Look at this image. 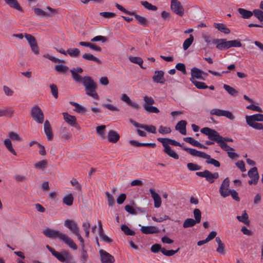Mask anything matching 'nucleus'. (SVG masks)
Listing matches in <instances>:
<instances>
[{"label":"nucleus","instance_id":"cd10ccee","mask_svg":"<svg viewBox=\"0 0 263 263\" xmlns=\"http://www.w3.org/2000/svg\"><path fill=\"white\" fill-rule=\"evenodd\" d=\"M246 122H263V114H258L246 117Z\"/></svg>","mask_w":263,"mask_h":263},{"label":"nucleus","instance_id":"1a4fd4ad","mask_svg":"<svg viewBox=\"0 0 263 263\" xmlns=\"http://www.w3.org/2000/svg\"><path fill=\"white\" fill-rule=\"evenodd\" d=\"M171 8L175 13L179 16H181L184 14V8L178 0H171Z\"/></svg>","mask_w":263,"mask_h":263},{"label":"nucleus","instance_id":"ddd939ff","mask_svg":"<svg viewBox=\"0 0 263 263\" xmlns=\"http://www.w3.org/2000/svg\"><path fill=\"white\" fill-rule=\"evenodd\" d=\"M71 73L72 78L77 83H82L83 77H82L79 74L82 73L83 71V69L81 67L77 68H72L70 70Z\"/></svg>","mask_w":263,"mask_h":263},{"label":"nucleus","instance_id":"f3484780","mask_svg":"<svg viewBox=\"0 0 263 263\" xmlns=\"http://www.w3.org/2000/svg\"><path fill=\"white\" fill-rule=\"evenodd\" d=\"M183 149L186 152H187L189 154L193 156L198 157L202 158H209L208 154H206L204 152L199 151L195 149L187 148L185 147H183Z\"/></svg>","mask_w":263,"mask_h":263},{"label":"nucleus","instance_id":"6e6d98bb","mask_svg":"<svg viewBox=\"0 0 263 263\" xmlns=\"http://www.w3.org/2000/svg\"><path fill=\"white\" fill-rule=\"evenodd\" d=\"M14 110L11 109H0V117H12Z\"/></svg>","mask_w":263,"mask_h":263},{"label":"nucleus","instance_id":"9b49d317","mask_svg":"<svg viewBox=\"0 0 263 263\" xmlns=\"http://www.w3.org/2000/svg\"><path fill=\"white\" fill-rule=\"evenodd\" d=\"M99 254L102 263H114L115 261L114 257L106 251L100 250Z\"/></svg>","mask_w":263,"mask_h":263},{"label":"nucleus","instance_id":"7ed1b4c3","mask_svg":"<svg viewBox=\"0 0 263 263\" xmlns=\"http://www.w3.org/2000/svg\"><path fill=\"white\" fill-rule=\"evenodd\" d=\"M82 83L85 88L86 95L95 99L98 100L99 99V95L96 91L97 84L92 78L89 76L84 77Z\"/></svg>","mask_w":263,"mask_h":263},{"label":"nucleus","instance_id":"a18cd8bd","mask_svg":"<svg viewBox=\"0 0 263 263\" xmlns=\"http://www.w3.org/2000/svg\"><path fill=\"white\" fill-rule=\"evenodd\" d=\"M247 124L257 130H263V124L262 123H257L256 122H246Z\"/></svg>","mask_w":263,"mask_h":263},{"label":"nucleus","instance_id":"ea45409f","mask_svg":"<svg viewBox=\"0 0 263 263\" xmlns=\"http://www.w3.org/2000/svg\"><path fill=\"white\" fill-rule=\"evenodd\" d=\"M196 223H198L194 219L192 218H187L186 219L183 224V227L184 228H187L190 227H194L196 225Z\"/></svg>","mask_w":263,"mask_h":263},{"label":"nucleus","instance_id":"338daca9","mask_svg":"<svg viewBox=\"0 0 263 263\" xmlns=\"http://www.w3.org/2000/svg\"><path fill=\"white\" fill-rule=\"evenodd\" d=\"M183 140L187 142L192 144L194 146L197 147L199 144V142L197 140H195L192 137H185L183 138Z\"/></svg>","mask_w":263,"mask_h":263},{"label":"nucleus","instance_id":"5701e85b","mask_svg":"<svg viewBox=\"0 0 263 263\" xmlns=\"http://www.w3.org/2000/svg\"><path fill=\"white\" fill-rule=\"evenodd\" d=\"M151 196L154 201V206L156 208H159L161 205V199L159 195L156 193L154 189H150L149 190Z\"/></svg>","mask_w":263,"mask_h":263},{"label":"nucleus","instance_id":"a878e982","mask_svg":"<svg viewBox=\"0 0 263 263\" xmlns=\"http://www.w3.org/2000/svg\"><path fill=\"white\" fill-rule=\"evenodd\" d=\"M121 99L122 101L127 103L130 107L136 109V110L139 109V105L136 103L133 102L129 97L126 94H122L121 96Z\"/></svg>","mask_w":263,"mask_h":263},{"label":"nucleus","instance_id":"423d86ee","mask_svg":"<svg viewBox=\"0 0 263 263\" xmlns=\"http://www.w3.org/2000/svg\"><path fill=\"white\" fill-rule=\"evenodd\" d=\"M31 116L37 123L42 124L44 122V116L41 109L38 106H34L31 109Z\"/></svg>","mask_w":263,"mask_h":263},{"label":"nucleus","instance_id":"e2e57ef3","mask_svg":"<svg viewBox=\"0 0 263 263\" xmlns=\"http://www.w3.org/2000/svg\"><path fill=\"white\" fill-rule=\"evenodd\" d=\"M229 48L231 47H240L241 46V43L238 40L228 41Z\"/></svg>","mask_w":263,"mask_h":263},{"label":"nucleus","instance_id":"aec40b11","mask_svg":"<svg viewBox=\"0 0 263 263\" xmlns=\"http://www.w3.org/2000/svg\"><path fill=\"white\" fill-rule=\"evenodd\" d=\"M164 72L162 70H156L153 76V80L157 83L164 84L165 79L164 78Z\"/></svg>","mask_w":263,"mask_h":263},{"label":"nucleus","instance_id":"603ef678","mask_svg":"<svg viewBox=\"0 0 263 263\" xmlns=\"http://www.w3.org/2000/svg\"><path fill=\"white\" fill-rule=\"evenodd\" d=\"M66 52L71 57H77L79 55L80 51L78 48H69Z\"/></svg>","mask_w":263,"mask_h":263},{"label":"nucleus","instance_id":"8fccbe9b","mask_svg":"<svg viewBox=\"0 0 263 263\" xmlns=\"http://www.w3.org/2000/svg\"><path fill=\"white\" fill-rule=\"evenodd\" d=\"M223 88L231 96H236L238 94V91L235 89L228 85L224 84Z\"/></svg>","mask_w":263,"mask_h":263},{"label":"nucleus","instance_id":"2eb2a0df","mask_svg":"<svg viewBox=\"0 0 263 263\" xmlns=\"http://www.w3.org/2000/svg\"><path fill=\"white\" fill-rule=\"evenodd\" d=\"M230 185V180L228 178L224 179L219 189V192L221 196L223 197L229 196V190L228 188Z\"/></svg>","mask_w":263,"mask_h":263},{"label":"nucleus","instance_id":"37998d69","mask_svg":"<svg viewBox=\"0 0 263 263\" xmlns=\"http://www.w3.org/2000/svg\"><path fill=\"white\" fill-rule=\"evenodd\" d=\"M4 145L7 147L8 150L10 153H11L13 155H16V153L15 150L13 149V148L12 147L11 141L10 139H5L4 140Z\"/></svg>","mask_w":263,"mask_h":263},{"label":"nucleus","instance_id":"0e129e2a","mask_svg":"<svg viewBox=\"0 0 263 263\" xmlns=\"http://www.w3.org/2000/svg\"><path fill=\"white\" fill-rule=\"evenodd\" d=\"M158 131L160 134L164 135L171 133L172 130L170 127L161 125L159 126Z\"/></svg>","mask_w":263,"mask_h":263},{"label":"nucleus","instance_id":"c03bdc74","mask_svg":"<svg viewBox=\"0 0 263 263\" xmlns=\"http://www.w3.org/2000/svg\"><path fill=\"white\" fill-rule=\"evenodd\" d=\"M190 81L198 89H206L208 88V86L204 82L197 81L193 79H190Z\"/></svg>","mask_w":263,"mask_h":263},{"label":"nucleus","instance_id":"49530a36","mask_svg":"<svg viewBox=\"0 0 263 263\" xmlns=\"http://www.w3.org/2000/svg\"><path fill=\"white\" fill-rule=\"evenodd\" d=\"M121 229L126 235L133 236L135 234V232L130 230L126 224H122L121 226Z\"/></svg>","mask_w":263,"mask_h":263},{"label":"nucleus","instance_id":"4be33fe9","mask_svg":"<svg viewBox=\"0 0 263 263\" xmlns=\"http://www.w3.org/2000/svg\"><path fill=\"white\" fill-rule=\"evenodd\" d=\"M63 118L66 122L71 126L77 127L78 124L77 123V119L75 116H71L67 112L63 113Z\"/></svg>","mask_w":263,"mask_h":263},{"label":"nucleus","instance_id":"f8f14e48","mask_svg":"<svg viewBox=\"0 0 263 263\" xmlns=\"http://www.w3.org/2000/svg\"><path fill=\"white\" fill-rule=\"evenodd\" d=\"M64 226L70 230L73 234L76 235L80 232L79 227L76 221L70 219H66L64 221Z\"/></svg>","mask_w":263,"mask_h":263},{"label":"nucleus","instance_id":"2f4dec72","mask_svg":"<svg viewBox=\"0 0 263 263\" xmlns=\"http://www.w3.org/2000/svg\"><path fill=\"white\" fill-rule=\"evenodd\" d=\"M214 26L219 31L225 34H229L230 33V30L223 23H215L214 24Z\"/></svg>","mask_w":263,"mask_h":263},{"label":"nucleus","instance_id":"20e7f679","mask_svg":"<svg viewBox=\"0 0 263 263\" xmlns=\"http://www.w3.org/2000/svg\"><path fill=\"white\" fill-rule=\"evenodd\" d=\"M143 99L144 101L143 107L146 111L155 114H158L160 112L157 107L153 106L155 103V100L152 97L144 96Z\"/></svg>","mask_w":263,"mask_h":263},{"label":"nucleus","instance_id":"6e6552de","mask_svg":"<svg viewBox=\"0 0 263 263\" xmlns=\"http://www.w3.org/2000/svg\"><path fill=\"white\" fill-rule=\"evenodd\" d=\"M211 115H215L218 117H226L230 120H233L235 117L232 113L228 110H221L218 108H213L210 110Z\"/></svg>","mask_w":263,"mask_h":263},{"label":"nucleus","instance_id":"de8ad7c7","mask_svg":"<svg viewBox=\"0 0 263 263\" xmlns=\"http://www.w3.org/2000/svg\"><path fill=\"white\" fill-rule=\"evenodd\" d=\"M129 61L135 64H138L141 68H144L142 67V64L143 63V60L142 58L138 57H130L129 58Z\"/></svg>","mask_w":263,"mask_h":263},{"label":"nucleus","instance_id":"c756f323","mask_svg":"<svg viewBox=\"0 0 263 263\" xmlns=\"http://www.w3.org/2000/svg\"><path fill=\"white\" fill-rule=\"evenodd\" d=\"M215 240L218 245V247L216 249V252L221 255H224L226 253L224 244L222 242L220 238L219 237H216Z\"/></svg>","mask_w":263,"mask_h":263},{"label":"nucleus","instance_id":"f704fd0d","mask_svg":"<svg viewBox=\"0 0 263 263\" xmlns=\"http://www.w3.org/2000/svg\"><path fill=\"white\" fill-rule=\"evenodd\" d=\"M96 129L97 134L99 136V137H100L102 139H105L106 138L105 134L106 125H102L97 126Z\"/></svg>","mask_w":263,"mask_h":263},{"label":"nucleus","instance_id":"a211bd4d","mask_svg":"<svg viewBox=\"0 0 263 263\" xmlns=\"http://www.w3.org/2000/svg\"><path fill=\"white\" fill-rule=\"evenodd\" d=\"M120 135L118 133L113 129H110L107 133L106 138L108 142L112 143H116L120 139Z\"/></svg>","mask_w":263,"mask_h":263},{"label":"nucleus","instance_id":"69168bd1","mask_svg":"<svg viewBox=\"0 0 263 263\" xmlns=\"http://www.w3.org/2000/svg\"><path fill=\"white\" fill-rule=\"evenodd\" d=\"M9 137L13 141H20L21 140V138L18 134L14 132H9Z\"/></svg>","mask_w":263,"mask_h":263},{"label":"nucleus","instance_id":"052dcab7","mask_svg":"<svg viewBox=\"0 0 263 263\" xmlns=\"http://www.w3.org/2000/svg\"><path fill=\"white\" fill-rule=\"evenodd\" d=\"M253 14L260 22H263V11L259 9H254Z\"/></svg>","mask_w":263,"mask_h":263},{"label":"nucleus","instance_id":"bb28decb","mask_svg":"<svg viewBox=\"0 0 263 263\" xmlns=\"http://www.w3.org/2000/svg\"><path fill=\"white\" fill-rule=\"evenodd\" d=\"M157 140L161 142L162 144V145L171 144L175 146H179L181 147L182 146L181 144H180L179 142L171 139L158 138H157Z\"/></svg>","mask_w":263,"mask_h":263},{"label":"nucleus","instance_id":"39448f33","mask_svg":"<svg viewBox=\"0 0 263 263\" xmlns=\"http://www.w3.org/2000/svg\"><path fill=\"white\" fill-rule=\"evenodd\" d=\"M196 174L198 176L205 178L210 183H213L215 180L219 177L218 173H212L208 170H205L203 172H197Z\"/></svg>","mask_w":263,"mask_h":263},{"label":"nucleus","instance_id":"f03ea898","mask_svg":"<svg viewBox=\"0 0 263 263\" xmlns=\"http://www.w3.org/2000/svg\"><path fill=\"white\" fill-rule=\"evenodd\" d=\"M200 132L202 134L207 136L209 140L217 142L220 146L223 143H227V142L233 141L232 138L223 137L216 130L209 127H203L201 129Z\"/></svg>","mask_w":263,"mask_h":263},{"label":"nucleus","instance_id":"3c124183","mask_svg":"<svg viewBox=\"0 0 263 263\" xmlns=\"http://www.w3.org/2000/svg\"><path fill=\"white\" fill-rule=\"evenodd\" d=\"M140 3L147 10L156 11L158 9L156 6L152 5L147 1H141Z\"/></svg>","mask_w":263,"mask_h":263},{"label":"nucleus","instance_id":"dca6fc26","mask_svg":"<svg viewBox=\"0 0 263 263\" xmlns=\"http://www.w3.org/2000/svg\"><path fill=\"white\" fill-rule=\"evenodd\" d=\"M212 43L216 44V48L220 50L229 49L228 41L226 39H213Z\"/></svg>","mask_w":263,"mask_h":263},{"label":"nucleus","instance_id":"09e8293b","mask_svg":"<svg viewBox=\"0 0 263 263\" xmlns=\"http://www.w3.org/2000/svg\"><path fill=\"white\" fill-rule=\"evenodd\" d=\"M133 15H134L136 20L138 21V23L144 26H146L147 25V20L146 18H145L143 16H140L138 14H137L135 12Z\"/></svg>","mask_w":263,"mask_h":263},{"label":"nucleus","instance_id":"473e14b6","mask_svg":"<svg viewBox=\"0 0 263 263\" xmlns=\"http://www.w3.org/2000/svg\"><path fill=\"white\" fill-rule=\"evenodd\" d=\"M6 3L10 7L20 11H23L22 7L20 6L16 0H4Z\"/></svg>","mask_w":263,"mask_h":263},{"label":"nucleus","instance_id":"f257e3e1","mask_svg":"<svg viewBox=\"0 0 263 263\" xmlns=\"http://www.w3.org/2000/svg\"><path fill=\"white\" fill-rule=\"evenodd\" d=\"M43 234L47 237L50 238H59L61 240L64 241L70 248L73 250L77 249V246L73 241L72 239L66 234L61 232L53 230L50 228L46 229L43 231Z\"/></svg>","mask_w":263,"mask_h":263},{"label":"nucleus","instance_id":"680f3d73","mask_svg":"<svg viewBox=\"0 0 263 263\" xmlns=\"http://www.w3.org/2000/svg\"><path fill=\"white\" fill-rule=\"evenodd\" d=\"M47 249L51 253L52 255L55 257L57 259L59 258H60V256L62 254V251L61 252H59L55 251L54 249L50 247L49 245L46 246Z\"/></svg>","mask_w":263,"mask_h":263},{"label":"nucleus","instance_id":"4c0bfd02","mask_svg":"<svg viewBox=\"0 0 263 263\" xmlns=\"http://www.w3.org/2000/svg\"><path fill=\"white\" fill-rule=\"evenodd\" d=\"M73 197L71 194L66 195L63 198V202L64 204L71 206L73 204Z\"/></svg>","mask_w":263,"mask_h":263},{"label":"nucleus","instance_id":"e433bc0d","mask_svg":"<svg viewBox=\"0 0 263 263\" xmlns=\"http://www.w3.org/2000/svg\"><path fill=\"white\" fill-rule=\"evenodd\" d=\"M69 103L75 107V109L74 111H76L78 113H84L86 111V108L83 106L82 105H80L78 103L70 101Z\"/></svg>","mask_w":263,"mask_h":263},{"label":"nucleus","instance_id":"412c9836","mask_svg":"<svg viewBox=\"0 0 263 263\" xmlns=\"http://www.w3.org/2000/svg\"><path fill=\"white\" fill-rule=\"evenodd\" d=\"M202 73H204V72L198 68L193 67L191 70V78L190 79L195 80V79H197L204 80V79L202 77Z\"/></svg>","mask_w":263,"mask_h":263},{"label":"nucleus","instance_id":"72a5a7b5","mask_svg":"<svg viewBox=\"0 0 263 263\" xmlns=\"http://www.w3.org/2000/svg\"><path fill=\"white\" fill-rule=\"evenodd\" d=\"M236 218L238 221L243 223L244 224H245L247 226L250 225V222L249 220L248 219V218H249L248 215L246 211H243L242 215L241 216H237L236 217Z\"/></svg>","mask_w":263,"mask_h":263},{"label":"nucleus","instance_id":"393cba45","mask_svg":"<svg viewBox=\"0 0 263 263\" xmlns=\"http://www.w3.org/2000/svg\"><path fill=\"white\" fill-rule=\"evenodd\" d=\"M140 230L144 234H151L159 232V230L157 227L152 226H141Z\"/></svg>","mask_w":263,"mask_h":263},{"label":"nucleus","instance_id":"bf43d9fd","mask_svg":"<svg viewBox=\"0 0 263 263\" xmlns=\"http://www.w3.org/2000/svg\"><path fill=\"white\" fill-rule=\"evenodd\" d=\"M34 11L35 13V14H36L37 15H39V16H47V17H51L52 16V15L46 12L45 11H44V10H43L42 9H41L40 8H35L34 9Z\"/></svg>","mask_w":263,"mask_h":263},{"label":"nucleus","instance_id":"4d7b16f0","mask_svg":"<svg viewBox=\"0 0 263 263\" xmlns=\"http://www.w3.org/2000/svg\"><path fill=\"white\" fill-rule=\"evenodd\" d=\"M180 250V248H178L177 250H167L164 248L162 249V253L167 256H171L174 255L175 254L177 253Z\"/></svg>","mask_w":263,"mask_h":263},{"label":"nucleus","instance_id":"c85d7f7f","mask_svg":"<svg viewBox=\"0 0 263 263\" xmlns=\"http://www.w3.org/2000/svg\"><path fill=\"white\" fill-rule=\"evenodd\" d=\"M186 124L187 123L185 120H181L177 123L175 128L176 130H178L182 135H185L186 134Z\"/></svg>","mask_w":263,"mask_h":263},{"label":"nucleus","instance_id":"7c9ffc66","mask_svg":"<svg viewBox=\"0 0 263 263\" xmlns=\"http://www.w3.org/2000/svg\"><path fill=\"white\" fill-rule=\"evenodd\" d=\"M164 147V152L167 154L169 156L175 159H178L179 156L176 152L172 149L171 147L167 144L162 145Z\"/></svg>","mask_w":263,"mask_h":263},{"label":"nucleus","instance_id":"b1692460","mask_svg":"<svg viewBox=\"0 0 263 263\" xmlns=\"http://www.w3.org/2000/svg\"><path fill=\"white\" fill-rule=\"evenodd\" d=\"M44 130L47 139L49 141H51L53 139V135L50 124L48 120H46L44 123Z\"/></svg>","mask_w":263,"mask_h":263},{"label":"nucleus","instance_id":"4468645a","mask_svg":"<svg viewBox=\"0 0 263 263\" xmlns=\"http://www.w3.org/2000/svg\"><path fill=\"white\" fill-rule=\"evenodd\" d=\"M71 73L72 78L77 83H82L83 77H82L79 74L82 73L83 71V69L81 67L77 68H72L70 70Z\"/></svg>","mask_w":263,"mask_h":263},{"label":"nucleus","instance_id":"58836bf2","mask_svg":"<svg viewBox=\"0 0 263 263\" xmlns=\"http://www.w3.org/2000/svg\"><path fill=\"white\" fill-rule=\"evenodd\" d=\"M82 57L86 60L92 61L99 64L101 63V60L90 53H85Z\"/></svg>","mask_w":263,"mask_h":263},{"label":"nucleus","instance_id":"9d476101","mask_svg":"<svg viewBox=\"0 0 263 263\" xmlns=\"http://www.w3.org/2000/svg\"><path fill=\"white\" fill-rule=\"evenodd\" d=\"M248 176L251 178V180L248 181L250 185L256 184L259 179V174L256 167L251 168L248 172Z\"/></svg>","mask_w":263,"mask_h":263},{"label":"nucleus","instance_id":"774afa93","mask_svg":"<svg viewBox=\"0 0 263 263\" xmlns=\"http://www.w3.org/2000/svg\"><path fill=\"white\" fill-rule=\"evenodd\" d=\"M162 249L163 248H162L160 244L155 243L152 246L151 250L152 252L156 253L159 251L162 252Z\"/></svg>","mask_w":263,"mask_h":263},{"label":"nucleus","instance_id":"5fc2aeb1","mask_svg":"<svg viewBox=\"0 0 263 263\" xmlns=\"http://www.w3.org/2000/svg\"><path fill=\"white\" fill-rule=\"evenodd\" d=\"M193 214L195 220L198 223H200L201 218V212L198 209H195L193 211Z\"/></svg>","mask_w":263,"mask_h":263},{"label":"nucleus","instance_id":"79ce46f5","mask_svg":"<svg viewBox=\"0 0 263 263\" xmlns=\"http://www.w3.org/2000/svg\"><path fill=\"white\" fill-rule=\"evenodd\" d=\"M194 41V36L192 35H190V37L186 39L183 44V48L184 50H187L190 46L192 44Z\"/></svg>","mask_w":263,"mask_h":263},{"label":"nucleus","instance_id":"6ab92c4d","mask_svg":"<svg viewBox=\"0 0 263 263\" xmlns=\"http://www.w3.org/2000/svg\"><path fill=\"white\" fill-rule=\"evenodd\" d=\"M58 260L63 263H75L72 261L73 257L71 255L69 252L66 250H63L62 254Z\"/></svg>","mask_w":263,"mask_h":263},{"label":"nucleus","instance_id":"13d9d810","mask_svg":"<svg viewBox=\"0 0 263 263\" xmlns=\"http://www.w3.org/2000/svg\"><path fill=\"white\" fill-rule=\"evenodd\" d=\"M208 158H205V159H206V163L212 164L215 167H219L220 166V163L218 161L213 158H211L210 155H208Z\"/></svg>","mask_w":263,"mask_h":263},{"label":"nucleus","instance_id":"864d4df0","mask_svg":"<svg viewBox=\"0 0 263 263\" xmlns=\"http://www.w3.org/2000/svg\"><path fill=\"white\" fill-rule=\"evenodd\" d=\"M70 183L72 186L75 187L76 190L79 192H81L82 191V186L79 184L77 179L73 178H72L70 181Z\"/></svg>","mask_w":263,"mask_h":263},{"label":"nucleus","instance_id":"c9c22d12","mask_svg":"<svg viewBox=\"0 0 263 263\" xmlns=\"http://www.w3.org/2000/svg\"><path fill=\"white\" fill-rule=\"evenodd\" d=\"M238 11L243 18H249L253 15V11H250L243 8H238Z\"/></svg>","mask_w":263,"mask_h":263},{"label":"nucleus","instance_id":"0eeeda50","mask_svg":"<svg viewBox=\"0 0 263 263\" xmlns=\"http://www.w3.org/2000/svg\"><path fill=\"white\" fill-rule=\"evenodd\" d=\"M25 37L28 41L31 50L35 54H39V46L37 45L35 38L30 34L25 33Z\"/></svg>","mask_w":263,"mask_h":263},{"label":"nucleus","instance_id":"a19ab883","mask_svg":"<svg viewBox=\"0 0 263 263\" xmlns=\"http://www.w3.org/2000/svg\"><path fill=\"white\" fill-rule=\"evenodd\" d=\"M47 166V161L46 160H41L34 164V167L42 170H45Z\"/></svg>","mask_w":263,"mask_h":263}]
</instances>
